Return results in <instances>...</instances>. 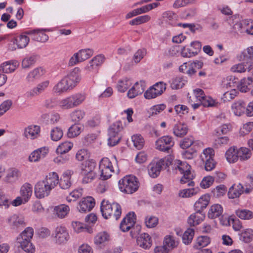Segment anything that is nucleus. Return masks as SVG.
Returning a JSON list of instances; mask_svg holds the SVG:
<instances>
[{"instance_id":"f257e3e1","label":"nucleus","mask_w":253,"mask_h":253,"mask_svg":"<svg viewBox=\"0 0 253 253\" xmlns=\"http://www.w3.org/2000/svg\"><path fill=\"white\" fill-rule=\"evenodd\" d=\"M80 69L75 68L54 86L56 93L61 94L72 90L81 81Z\"/></svg>"},{"instance_id":"f03ea898","label":"nucleus","mask_w":253,"mask_h":253,"mask_svg":"<svg viewBox=\"0 0 253 253\" xmlns=\"http://www.w3.org/2000/svg\"><path fill=\"white\" fill-rule=\"evenodd\" d=\"M99 168L101 171L100 177L104 180L110 178L113 172H119L115 156H113L111 159L107 158H102L100 162Z\"/></svg>"},{"instance_id":"7ed1b4c3","label":"nucleus","mask_w":253,"mask_h":253,"mask_svg":"<svg viewBox=\"0 0 253 253\" xmlns=\"http://www.w3.org/2000/svg\"><path fill=\"white\" fill-rule=\"evenodd\" d=\"M174 169L176 173L182 174L183 176L180 179L182 184L187 183L189 186H193L194 182L192 181L194 176L191 171V166L185 162L177 160L175 164Z\"/></svg>"},{"instance_id":"20e7f679","label":"nucleus","mask_w":253,"mask_h":253,"mask_svg":"<svg viewBox=\"0 0 253 253\" xmlns=\"http://www.w3.org/2000/svg\"><path fill=\"white\" fill-rule=\"evenodd\" d=\"M119 189L124 193L131 194L138 189L139 183L138 179L133 175H126L118 182Z\"/></svg>"},{"instance_id":"39448f33","label":"nucleus","mask_w":253,"mask_h":253,"mask_svg":"<svg viewBox=\"0 0 253 253\" xmlns=\"http://www.w3.org/2000/svg\"><path fill=\"white\" fill-rule=\"evenodd\" d=\"M101 211L105 219L110 217L118 219L122 213L121 206L116 203H110L108 201L103 200L101 205Z\"/></svg>"},{"instance_id":"423d86ee","label":"nucleus","mask_w":253,"mask_h":253,"mask_svg":"<svg viewBox=\"0 0 253 253\" xmlns=\"http://www.w3.org/2000/svg\"><path fill=\"white\" fill-rule=\"evenodd\" d=\"M214 152L213 149H205L200 156L202 161L205 164V169L207 171H211L214 169L216 163L213 159Z\"/></svg>"},{"instance_id":"0eeeda50","label":"nucleus","mask_w":253,"mask_h":253,"mask_svg":"<svg viewBox=\"0 0 253 253\" xmlns=\"http://www.w3.org/2000/svg\"><path fill=\"white\" fill-rule=\"evenodd\" d=\"M167 84L163 82H159L150 87L144 94L147 99L156 98L161 95L166 89Z\"/></svg>"},{"instance_id":"6e6552de","label":"nucleus","mask_w":253,"mask_h":253,"mask_svg":"<svg viewBox=\"0 0 253 253\" xmlns=\"http://www.w3.org/2000/svg\"><path fill=\"white\" fill-rule=\"evenodd\" d=\"M122 124L120 122H116L112 124L109 129L108 145L110 146H114L118 143L121 139L119 136V132L121 131Z\"/></svg>"},{"instance_id":"1a4fd4ad","label":"nucleus","mask_w":253,"mask_h":253,"mask_svg":"<svg viewBox=\"0 0 253 253\" xmlns=\"http://www.w3.org/2000/svg\"><path fill=\"white\" fill-rule=\"evenodd\" d=\"M93 54V50L92 49L86 48L81 49L78 52L75 53L70 58L69 61V66H74L80 62H82L91 57Z\"/></svg>"},{"instance_id":"9d476101","label":"nucleus","mask_w":253,"mask_h":253,"mask_svg":"<svg viewBox=\"0 0 253 253\" xmlns=\"http://www.w3.org/2000/svg\"><path fill=\"white\" fill-rule=\"evenodd\" d=\"M174 142L172 138L169 136H164L156 141V148L162 151L169 152L173 146Z\"/></svg>"},{"instance_id":"9b49d317","label":"nucleus","mask_w":253,"mask_h":253,"mask_svg":"<svg viewBox=\"0 0 253 253\" xmlns=\"http://www.w3.org/2000/svg\"><path fill=\"white\" fill-rule=\"evenodd\" d=\"M54 238L59 244L66 243L70 238L67 228L64 226H57L54 231Z\"/></svg>"},{"instance_id":"f8f14e48","label":"nucleus","mask_w":253,"mask_h":253,"mask_svg":"<svg viewBox=\"0 0 253 253\" xmlns=\"http://www.w3.org/2000/svg\"><path fill=\"white\" fill-rule=\"evenodd\" d=\"M51 189L42 180L38 182L35 186V193L36 196L40 199L47 196Z\"/></svg>"},{"instance_id":"ddd939ff","label":"nucleus","mask_w":253,"mask_h":253,"mask_svg":"<svg viewBox=\"0 0 253 253\" xmlns=\"http://www.w3.org/2000/svg\"><path fill=\"white\" fill-rule=\"evenodd\" d=\"M164 163L165 161L163 159L151 163L148 166L149 175L153 178L157 177L160 174Z\"/></svg>"},{"instance_id":"4468645a","label":"nucleus","mask_w":253,"mask_h":253,"mask_svg":"<svg viewBox=\"0 0 253 253\" xmlns=\"http://www.w3.org/2000/svg\"><path fill=\"white\" fill-rule=\"evenodd\" d=\"M95 204L94 199L91 197H87L82 199L79 203L78 209L81 212L90 211Z\"/></svg>"},{"instance_id":"2eb2a0df","label":"nucleus","mask_w":253,"mask_h":253,"mask_svg":"<svg viewBox=\"0 0 253 253\" xmlns=\"http://www.w3.org/2000/svg\"><path fill=\"white\" fill-rule=\"evenodd\" d=\"M146 84L143 81L136 82L134 85L128 91L127 95L129 98H133L137 95L142 94L145 88Z\"/></svg>"},{"instance_id":"dca6fc26","label":"nucleus","mask_w":253,"mask_h":253,"mask_svg":"<svg viewBox=\"0 0 253 253\" xmlns=\"http://www.w3.org/2000/svg\"><path fill=\"white\" fill-rule=\"evenodd\" d=\"M135 214L133 212L128 213L120 224V229L123 232L128 231L133 226L135 222Z\"/></svg>"},{"instance_id":"f3484780","label":"nucleus","mask_w":253,"mask_h":253,"mask_svg":"<svg viewBox=\"0 0 253 253\" xmlns=\"http://www.w3.org/2000/svg\"><path fill=\"white\" fill-rule=\"evenodd\" d=\"M49 152L46 147L40 148L32 152L29 156V161L31 162H37L44 158Z\"/></svg>"},{"instance_id":"a211bd4d","label":"nucleus","mask_w":253,"mask_h":253,"mask_svg":"<svg viewBox=\"0 0 253 253\" xmlns=\"http://www.w3.org/2000/svg\"><path fill=\"white\" fill-rule=\"evenodd\" d=\"M137 244L141 248L147 250L152 246V240L150 235L146 233L141 234L137 238Z\"/></svg>"},{"instance_id":"6ab92c4d","label":"nucleus","mask_w":253,"mask_h":253,"mask_svg":"<svg viewBox=\"0 0 253 253\" xmlns=\"http://www.w3.org/2000/svg\"><path fill=\"white\" fill-rule=\"evenodd\" d=\"M44 73L45 70L42 67L36 68L28 74L26 77V81L28 83H33L40 79Z\"/></svg>"},{"instance_id":"aec40b11","label":"nucleus","mask_w":253,"mask_h":253,"mask_svg":"<svg viewBox=\"0 0 253 253\" xmlns=\"http://www.w3.org/2000/svg\"><path fill=\"white\" fill-rule=\"evenodd\" d=\"M40 127L37 125H31L24 130L25 136L31 139L37 138L40 135Z\"/></svg>"},{"instance_id":"412c9836","label":"nucleus","mask_w":253,"mask_h":253,"mask_svg":"<svg viewBox=\"0 0 253 253\" xmlns=\"http://www.w3.org/2000/svg\"><path fill=\"white\" fill-rule=\"evenodd\" d=\"M205 217V214L202 211H196L190 215L187 219V222L190 226H195L199 224Z\"/></svg>"},{"instance_id":"4be33fe9","label":"nucleus","mask_w":253,"mask_h":253,"mask_svg":"<svg viewBox=\"0 0 253 253\" xmlns=\"http://www.w3.org/2000/svg\"><path fill=\"white\" fill-rule=\"evenodd\" d=\"M73 174V172L71 170H67L63 173L58 182L61 188L67 189L70 187L71 185L70 179Z\"/></svg>"},{"instance_id":"5701e85b","label":"nucleus","mask_w":253,"mask_h":253,"mask_svg":"<svg viewBox=\"0 0 253 253\" xmlns=\"http://www.w3.org/2000/svg\"><path fill=\"white\" fill-rule=\"evenodd\" d=\"M210 197L208 194L202 195L195 203L194 208L196 211H202L209 205Z\"/></svg>"},{"instance_id":"b1692460","label":"nucleus","mask_w":253,"mask_h":253,"mask_svg":"<svg viewBox=\"0 0 253 253\" xmlns=\"http://www.w3.org/2000/svg\"><path fill=\"white\" fill-rule=\"evenodd\" d=\"M192 145L202 147L203 143L199 141H195L192 136H189L182 139L180 142V146L183 149H186L190 147Z\"/></svg>"},{"instance_id":"393cba45","label":"nucleus","mask_w":253,"mask_h":253,"mask_svg":"<svg viewBox=\"0 0 253 253\" xmlns=\"http://www.w3.org/2000/svg\"><path fill=\"white\" fill-rule=\"evenodd\" d=\"M43 181L52 190L58 184V175L55 172H50L46 176L45 179Z\"/></svg>"},{"instance_id":"a878e982","label":"nucleus","mask_w":253,"mask_h":253,"mask_svg":"<svg viewBox=\"0 0 253 253\" xmlns=\"http://www.w3.org/2000/svg\"><path fill=\"white\" fill-rule=\"evenodd\" d=\"M188 131L187 126L183 123H178L174 125L173 127V133L178 137L185 135Z\"/></svg>"},{"instance_id":"bb28decb","label":"nucleus","mask_w":253,"mask_h":253,"mask_svg":"<svg viewBox=\"0 0 253 253\" xmlns=\"http://www.w3.org/2000/svg\"><path fill=\"white\" fill-rule=\"evenodd\" d=\"M243 192L244 187L241 184H233L229 188L228 195L229 198L234 199L239 197Z\"/></svg>"},{"instance_id":"cd10ccee","label":"nucleus","mask_w":253,"mask_h":253,"mask_svg":"<svg viewBox=\"0 0 253 253\" xmlns=\"http://www.w3.org/2000/svg\"><path fill=\"white\" fill-rule=\"evenodd\" d=\"M253 86V81L251 77L242 79L238 85V89L242 92H246L249 91Z\"/></svg>"},{"instance_id":"c85d7f7f","label":"nucleus","mask_w":253,"mask_h":253,"mask_svg":"<svg viewBox=\"0 0 253 253\" xmlns=\"http://www.w3.org/2000/svg\"><path fill=\"white\" fill-rule=\"evenodd\" d=\"M246 104L242 100H238L232 105V110L234 114L238 116L243 114L246 110Z\"/></svg>"},{"instance_id":"c756f323","label":"nucleus","mask_w":253,"mask_h":253,"mask_svg":"<svg viewBox=\"0 0 253 253\" xmlns=\"http://www.w3.org/2000/svg\"><path fill=\"white\" fill-rule=\"evenodd\" d=\"M55 215L59 218H65L70 211V208L68 205L61 204L55 206L54 208Z\"/></svg>"},{"instance_id":"7c9ffc66","label":"nucleus","mask_w":253,"mask_h":253,"mask_svg":"<svg viewBox=\"0 0 253 253\" xmlns=\"http://www.w3.org/2000/svg\"><path fill=\"white\" fill-rule=\"evenodd\" d=\"M18 66L17 62L8 61L0 65V71L5 73H10L14 71Z\"/></svg>"},{"instance_id":"2f4dec72","label":"nucleus","mask_w":253,"mask_h":253,"mask_svg":"<svg viewBox=\"0 0 253 253\" xmlns=\"http://www.w3.org/2000/svg\"><path fill=\"white\" fill-rule=\"evenodd\" d=\"M223 208L219 204L212 205L208 213V217L211 219H214L219 217L222 213Z\"/></svg>"},{"instance_id":"473e14b6","label":"nucleus","mask_w":253,"mask_h":253,"mask_svg":"<svg viewBox=\"0 0 253 253\" xmlns=\"http://www.w3.org/2000/svg\"><path fill=\"white\" fill-rule=\"evenodd\" d=\"M33 187L31 184L26 183L23 184L20 189L21 196L23 198L24 202H28L32 196Z\"/></svg>"},{"instance_id":"72a5a7b5","label":"nucleus","mask_w":253,"mask_h":253,"mask_svg":"<svg viewBox=\"0 0 253 253\" xmlns=\"http://www.w3.org/2000/svg\"><path fill=\"white\" fill-rule=\"evenodd\" d=\"M226 160L230 163H234L238 159V149L236 147L229 148L225 153Z\"/></svg>"},{"instance_id":"f704fd0d","label":"nucleus","mask_w":253,"mask_h":253,"mask_svg":"<svg viewBox=\"0 0 253 253\" xmlns=\"http://www.w3.org/2000/svg\"><path fill=\"white\" fill-rule=\"evenodd\" d=\"M69 97L74 108L81 105L86 98L85 94L80 92L72 94Z\"/></svg>"},{"instance_id":"c9c22d12","label":"nucleus","mask_w":253,"mask_h":253,"mask_svg":"<svg viewBox=\"0 0 253 253\" xmlns=\"http://www.w3.org/2000/svg\"><path fill=\"white\" fill-rule=\"evenodd\" d=\"M8 222L13 228H17L25 226L24 218L16 214L10 216L8 219Z\"/></svg>"},{"instance_id":"e433bc0d","label":"nucleus","mask_w":253,"mask_h":253,"mask_svg":"<svg viewBox=\"0 0 253 253\" xmlns=\"http://www.w3.org/2000/svg\"><path fill=\"white\" fill-rule=\"evenodd\" d=\"M211 243V238L207 236H201L197 238L193 246L196 250H200L207 246Z\"/></svg>"},{"instance_id":"4c0bfd02","label":"nucleus","mask_w":253,"mask_h":253,"mask_svg":"<svg viewBox=\"0 0 253 253\" xmlns=\"http://www.w3.org/2000/svg\"><path fill=\"white\" fill-rule=\"evenodd\" d=\"M110 240V235L106 232L98 233L94 238V243L97 246L103 245Z\"/></svg>"},{"instance_id":"58836bf2","label":"nucleus","mask_w":253,"mask_h":253,"mask_svg":"<svg viewBox=\"0 0 253 253\" xmlns=\"http://www.w3.org/2000/svg\"><path fill=\"white\" fill-rule=\"evenodd\" d=\"M249 25L246 21L237 22L234 25L235 30H238L240 33L246 32L248 34L253 35V25L252 24L250 28H248Z\"/></svg>"},{"instance_id":"ea45409f","label":"nucleus","mask_w":253,"mask_h":253,"mask_svg":"<svg viewBox=\"0 0 253 253\" xmlns=\"http://www.w3.org/2000/svg\"><path fill=\"white\" fill-rule=\"evenodd\" d=\"M235 213L241 219L250 220L253 218V212L249 210L239 209L236 210Z\"/></svg>"},{"instance_id":"a19ab883","label":"nucleus","mask_w":253,"mask_h":253,"mask_svg":"<svg viewBox=\"0 0 253 253\" xmlns=\"http://www.w3.org/2000/svg\"><path fill=\"white\" fill-rule=\"evenodd\" d=\"M20 176L19 171L15 169L8 170L5 180L6 182L11 183L15 181Z\"/></svg>"},{"instance_id":"79ce46f5","label":"nucleus","mask_w":253,"mask_h":253,"mask_svg":"<svg viewBox=\"0 0 253 253\" xmlns=\"http://www.w3.org/2000/svg\"><path fill=\"white\" fill-rule=\"evenodd\" d=\"M186 82L183 77H176L170 82V85L172 89H178L182 88Z\"/></svg>"},{"instance_id":"37998d69","label":"nucleus","mask_w":253,"mask_h":253,"mask_svg":"<svg viewBox=\"0 0 253 253\" xmlns=\"http://www.w3.org/2000/svg\"><path fill=\"white\" fill-rule=\"evenodd\" d=\"M83 129V126L81 125H73L69 128L67 136L69 138L75 137L81 133Z\"/></svg>"},{"instance_id":"c03bdc74","label":"nucleus","mask_w":253,"mask_h":253,"mask_svg":"<svg viewBox=\"0 0 253 253\" xmlns=\"http://www.w3.org/2000/svg\"><path fill=\"white\" fill-rule=\"evenodd\" d=\"M95 166L96 163L93 160L86 161L82 164L81 173L94 172Z\"/></svg>"},{"instance_id":"a18cd8bd","label":"nucleus","mask_w":253,"mask_h":253,"mask_svg":"<svg viewBox=\"0 0 253 253\" xmlns=\"http://www.w3.org/2000/svg\"><path fill=\"white\" fill-rule=\"evenodd\" d=\"M18 242L20 245L21 248L26 252L28 253H33L35 251V249L34 246L31 242V240H23L21 239V241H18Z\"/></svg>"},{"instance_id":"49530a36","label":"nucleus","mask_w":253,"mask_h":253,"mask_svg":"<svg viewBox=\"0 0 253 253\" xmlns=\"http://www.w3.org/2000/svg\"><path fill=\"white\" fill-rule=\"evenodd\" d=\"M199 191L200 189L199 187L185 189L179 192V195L182 198H189L196 195Z\"/></svg>"},{"instance_id":"de8ad7c7","label":"nucleus","mask_w":253,"mask_h":253,"mask_svg":"<svg viewBox=\"0 0 253 253\" xmlns=\"http://www.w3.org/2000/svg\"><path fill=\"white\" fill-rule=\"evenodd\" d=\"M131 84L132 83L129 79L125 78L119 81L117 88L119 91L124 92L130 86Z\"/></svg>"},{"instance_id":"09e8293b","label":"nucleus","mask_w":253,"mask_h":253,"mask_svg":"<svg viewBox=\"0 0 253 253\" xmlns=\"http://www.w3.org/2000/svg\"><path fill=\"white\" fill-rule=\"evenodd\" d=\"M252 156V152L246 147H241L238 149V158L240 161H244L249 159Z\"/></svg>"},{"instance_id":"8fccbe9b","label":"nucleus","mask_w":253,"mask_h":253,"mask_svg":"<svg viewBox=\"0 0 253 253\" xmlns=\"http://www.w3.org/2000/svg\"><path fill=\"white\" fill-rule=\"evenodd\" d=\"M15 42L18 48H23L28 45L29 42V38L25 35H21L15 38Z\"/></svg>"},{"instance_id":"3c124183","label":"nucleus","mask_w":253,"mask_h":253,"mask_svg":"<svg viewBox=\"0 0 253 253\" xmlns=\"http://www.w3.org/2000/svg\"><path fill=\"white\" fill-rule=\"evenodd\" d=\"M238 83V79L235 77L229 76L224 79L222 81V85L223 87L226 88L235 86Z\"/></svg>"},{"instance_id":"603ef678","label":"nucleus","mask_w":253,"mask_h":253,"mask_svg":"<svg viewBox=\"0 0 253 253\" xmlns=\"http://www.w3.org/2000/svg\"><path fill=\"white\" fill-rule=\"evenodd\" d=\"M177 242L170 235L166 236L164 241V246L169 251L177 246Z\"/></svg>"},{"instance_id":"864d4df0","label":"nucleus","mask_w":253,"mask_h":253,"mask_svg":"<svg viewBox=\"0 0 253 253\" xmlns=\"http://www.w3.org/2000/svg\"><path fill=\"white\" fill-rule=\"evenodd\" d=\"M73 144L70 142L65 141L61 143L56 149L58 154H63L68 152L73 147Z\"/></svg>"},{"instance_id":"5fc2aeb1","label":"nucleus","mask_w":253,"mask_h":253,"mask_svg":"<svg viewBox=\"0 0 253 253\" xmlns=\"http://www.w3.org/2000/svg\"><path fill=\"white\" fill-rule=\"evenodd\" d=\"M63 132L60 127H55L50 131V138L52 140L57 141L63 136Z\"/></svg>"},{"instance_id":"6e6d98bb","label":"nucleus","mask_w":253,"mask_h":253,"mask_svg":"<svg viewBox=\"0 0 253 253\" xmlns=\"http://www.w3.org/2000/svg\"><path fill=\"white\" fill-rule=\"evenodd\" d=\"M134 146L137 149H142L144 145V140L140 134L133 135L131 137Z\"/></svg>"},{"instance_id":"4d7b16f0","label":"nucleus","mask_w":253,"mask_h":253,"mask_svg":"<svg viewBox=\"0 0 253 253\" xmlns=\"http://www.w3.org/2000/svg\"><path fill=\"white\" fill-rule=\"evenodd\" d=\"M151 17L148 15H144L137 17L135 18L130 20L129 22L131 25H138L143 23H145L149 21Z\"/></svg>"},{"instance_id":"13d9d810","label":"nucleus","mask_w":253,"mask_h":253,"mask_svg":"<svg viewBox=\"0 0 253 253\" xmlns=\"http://www.w3.org/2000/svg\"><path fill=\"white\" fill-rule=\"evenodd\" d=\"M72 226L74 231L77 233H80L82 232H87L91 233V230L87 228L83 223L73 221L72 223Z\"/></svg>"},{"instance_id":"bf43d9fd","label":"nucleus","mask_w":253,"mask_h":253,"mask_svg":"<svg viewBox=\"0 0 253 253\" xmlns=\"http://www.w3.org/2000/svg\"><path fill=\"white\" fill-rule=\"evenodd\" d=\"M240 239L245 243L251 242L253 239V230L251 229L244 230L240 234Z\"/></svg>"},{"instance_id":"052dcab7","label":"nucleus","mask_w":253,"mask_h":253,"mask_svg":"<svg viewBox=\"0 0 253 253\" xmlns=\"http://www.w3.org/2000/svg\"><path fill=\"white\" fill-rule=\"evenodd\" d=\"M34 234V230L31 227L26 228L20 234V237L17 238V241L23 240H31Z\"/></svg>"},{"instance_id":"680f3d73","label":"nucleus","mask_w":253,"mask_h":253,"mask_svg":"<svg viewBox=\"0 0 253 253\" xmlns=\"http://www.w3.org/2000/svg\"><path fill=\"white\" fill-rule=\"evenodd\" d=\"M58 105L63 110H69L74 108L69 96L61 99L59 102Z\"/></svg>"},{"instance_id":"e2e57ef3","label":"nucleus","mask_w":253,"mask_h":253,"mask_svg":"<svg viewBox=\"0 0 253 253\" xmlns=\"http://www.w3.org/2000/svg\"><path fill=\"white\" fill-rule=\"evenodd\" d=\"M58 105L63 110H69L74 108L69 96L61 99L59 102Z\"/></svg>"},{"instance_id":"0e129e2a","label":"nucleus","mask_w":253,"mask_h":253,"mask_svg":"<svg viewBox=\"0 0 253 253\" xmlns=\"http://www.w3.org/2000/svg\"><path fill=\"white\" fill-rule=\"evenodd\" d=\"M85 113L84 111L77 109L73 111L70 115L71 119L75 123L80 122L84 117Z\"/></svg>"},{"instance_id":"69168bd1","label":"nucleus","mask_w":253,"mask_h":253,"mask_svg":"<svg viewBox=\"0 0 253 253\" xmlns=\"http://www.w3.org/2000/svg\"><path fill=\"white\" fill-rule=\"evenodd\" d=\"M200 99H201V104L205 107H215L218 105L217 101L209 96H206L205 98L200 97Z\"/></svg>"},{"instance_id":"338daca9","label":"nucleus","mask_w":253,"mask_h":253,"mask_svg":"<svg viewBox=\"0 0 253 253\" xmlns=\"http://www.w3.org/2000/svg\"><path fill=\"white\" fill-rule=\"evenodd\" d=\"M194 235V230L193 229L189 228L184 233L182 236L183 242L185 245L190 244L193 238Z\"/></svg>"},{"instance_id":"774afa93","label":"nucleus","mask_w":253,"mask_h":253,"mask_svg":"<svg viewBox=\"0 0 253 253\" xmlns=\"http://www.w3.org/2000/svg\"><path fill=\"white\" fill-rule=\"evenodd\" d=\"M32 39L35 41L44 42L48 40V36L42 30H37L35 35H34V37Z\"/></svg>"}]
</instances>
